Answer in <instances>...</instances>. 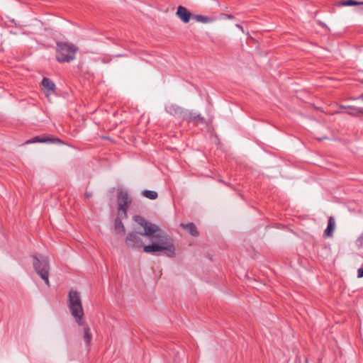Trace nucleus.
Masks as SVG:
<instances>
[{
	"mask_svg": "<svg viewBox=\"0 0 363 363\" xmlns=\"http://www.w3.org/2000/svg\"><path fill=\"white\" fill-rule=\"evenodd\" d=\"M134 220L141 225L144 232L140 235L146 236L152 244L145 245L144 252L154 254L164 252L169 257L175 256V246L173 239L156 224L152 223L140 216H135Z\"/></svg>",
	"mask_w": 363,
	"mask_h": 363,
	"instance_id": "obj_1",
	"label": "nucleus"
},
{
	"mask_svg": "<svg viewBox=\"0 0 363 363\" xmlns=\"http://www.w3.org/2000/svg\"><path fill=\"white\" fill-rule=\"evenodd\" d=\"M67 306L69 311L79 325H83L84 315L79 292L71 289L68 293Z\"/></svg>",
	"mask_w": 363,
	"mask_h": 363,
	"instance_id": "obj_2",
	"label": "nucleus"
},
{
	"mask_svg": "<svg viewBox=\"0 0 363 363\" xmlns=\"http://www.w3.org/2000/svg\"><path fill=\"white\" fill-rule=\"evenodd\" d=\"M56 60L59 62H69L75 58L78 48L70 43L57 42L56 44Z\"/></svg>",
	"mask_w": 363,
	"mask_h": 363,
	"instance_id": "obj_3",
	"label": "nucleus"
},
{
	"mask_svg": "<svg viewBox=\"0 0 363 363\" xmlns=\"http://www.w3.org/2000/svg\"><path fill=\"white\" fill-rule=\"evenodd\" d=\"M33 267L37 274L45 281V284L50 287V264L48 259L45 257H41L39 258L36 255H33Z\"/></svg>",
	"mask_w": 363,
	"mask_h": 363,
	"instance_id": "obj_4",
	"label": "nucleus"
},
{
	"mask_svg": "<svg viewBox=\"0 0 363 363\" xmlns=\"http://www.w3.org/2000/svg\"><path fill=\"white\" fill-rule=\"evenodd\" d=\"M118 214L122 218H127V210L131 203L132 199L125 191H119L118 192Z\"/></svg>",
	"mask_w": 363,
	"mask_h": 363,
	"instance_id": "obj_5",
	"label": "nucleus"
},
{
	"mask_svg": "<svg viewBox=\"0 0 363 363\" xmlns=\"http://www.w3.org/2000/svg\"><path fill=\"white\" fill-rule=\"evenodd\" d=\"M125 243L128 247L131 248H141L142 247H145L140 235L135 232L128 233L125 238Z\"/></svg>",
	"mask_w": 363,
	"mask_h": 363,
	"instance_id": "obj_6",
	"label": "nucleus"
},
{
	"mask_svg": "<svg viewBox=\"0 0 363 363\" xmlns=\"http://www.w3.org/2000/svg\"><path fill=\"white\" fill-rule=\"evenodd\" d=\"M166 111L169 114L179 117L182 119L184 118H187L188 116H190L188 110H184L176 104H170L166 106Z\"/></svg>",
	"mask_w": 363,
	"mask_h": 363,
	"instance_id": "obj_7",
	"label": "nucleus"
},
{
	"mask_svg": "<svg viewBox=\"0 0 363 363\" xmlns=\"http://www.w3.org/2000/svg\"><path fill=\"white\" fill-rule=\"evenodd\" d=\"M177 16L184 22L188 23L192 16L191 13L184 6H179L177 11Z\"/></svg>",
	"mask_w": 363,
	"mask_h": 363,
	"instance_id": "obj_8",
	"label": "nucleus"
},
{
	"mask_svg": "<svg viewBox=\"0 0 363 363\" xmlns=\"http://www.w3.org/2000/svg\"><path fill=\"white\" fill-rule=\"evenodd\" d=\"M189 113L190 116H188L187 118H184L183 120L187 121L189 123H194L195 124L204 123V118L201 116L200 114H196V113L189 111Z\"/></svg>",
	"mask_w": 363,
	"mask_h": 363,
	"instance_id": "obj_9",
	"label": "nucleus"
},
{
	"mask_svg": "<svg viewBox=\"0 0 363 363\" xmlns=\"http://www.w3.org/2000/svg\"><path fill=\"white\" fill-rule=\"evenodd\" d=\"M335 228V220L333 216H330L328 218V226L323 233L324 236L325 237L332 236Z\"/></svg>",
	"mask_w": 363,
	"mask_h": 363,
	"instance_id": "obj_10",
	"label": "nucleus"
},
{
	"mask_svg": "<svg viewBox=\"0 0 363 363\" xmlns=\"http://www.w3.org/2000/svg\"><path fill=\"white\" fill-rule=\"evenodd\" d=\"M180 226L184 229L185 230L188 231V233L191 235L192 236L197 237L199 235V232L197 230V228L193 223H189L186 224L182 223Z\"/></svg>",
	"mask_w": 363,
	"mask_h": 363,
	"instance_id": "obj_11",
	"label": "nucleus"
},
{
	"mask_svg": "<svg viewBox=\"0 0 363 363\" xmlns=\"http://www.w3.org/2000/svg\"><path fill=\"white\" fill-rule=\"evenodd\" d=\"M41 84L48 92H54L55 84L49 78L44 77L41 82Z\"/></svg>",
	"mask_w": 363,
	"mask_h": 363,
	"instance_id": "obj_12",
	"label": "nucleus"
},
{
	"mask_svg": "<svg viewBox=\"0 0 363 363\" xmlns=\"http://www.w3.org/2000/svg\"><path fill=\"white\" fill-rule=\"evenodd\" d=\"M84 335L83 338L86 345H89L92 339V334L90 328L83 323Z\"/></svg>",
	"mask_w": 363,
	"mask_h": 363,
	"instance_id": "obj_13",
	"label": "nucleus"
},
{
	"mask_svg": "<svg viewBox=\"0 0 363 363\" xmlns=\"http://www.w3.org/2000/svg\"><path fill=\"white\" fill-rule=\"evenodd\" d=\"M52 141H53V140L48 136H44V137L36 136V137H34V138H31L30 140H28L26 142V143H50V142H52Z\"/></svg>",
	"mask_w": 363,
	"mask_h": 363,
	"instance_id": "obj_14",
	"label": "nucleus"
},
{
	"mask_svg": "<svg viewBox=\"0 0 363 363\" xmlns=\"http://www.w3.org/2000/svg\"><path fill=\"white\" fill-rule=\"evenodd\" d=\"M115 230L119 234H124L125 227L119 218L115 220Z\"/></svg>",
	"mask_w": 363,
	"mask_h": 363,
	"instance_id": "obj_15",
	"label": "nucleus"
},
{
	"mask_svg": "<svg viewBox=\"0 0 363 363\" xmlns=\"http://www.w3.org/2000/svg\"><path fill=\"white\" fill-rule=\"evenodd\" d=\"M142 195L149 199L155 200L157 198L158 194L155 191L144 190L142 191Z\"/></svg>",
	"mask_w": 363,
	"mask_h": 363,
	"instance_id": "obj_16",
	"label": "nucleus"
},
{
	"mask_svg": "<svg viewBox=\"0 0 363 363\" xmlns=\"http://www.w3.org/2000/svg\"><path fill=\"white\" fill-rule=\"evenodd\" d=\"M192 17L196 21L203 23H210L212 21L211 18H209L208 16H202V15H194Z\"/></svg>",
	"mask_w": 363,
	"mask_h": 363,
	"instance_id": "obj_17",
	"label": "nucleus"
},
{
	"mask_svg": "<svg viewBox=\"0 0 363 363\" xmlns=\"http://www.w3.org/2000/svg\"><path fill=\"white\" fill-rule=\"evenodd\" d=\"M340 4L342 6H355V5L363 4V2H362V1H354V0H345V1H342L340 2Z\"/></svg>",
	"mask_w": 363,
	"mask_h": 363,
	"instance_id": "obj_18",
	"label": "nucleus"
},
{
	"mask_svg": "<svg viewBox=\"0 0 363 363\" xmlns=\"http://www.w3.org/2000/svg\"><path fill=\"white\" fill-rule=\"evenodd\" d=\"M359 109V108H352V111H350L349 113H351V114H352V115L358 114V113H359L358 112Z\"/></svg>",
	"mask_w": 363,
	"mask_h": 363,
	"instance_id": "obj_19",
	"label": "nucleus"
},
{
	"mask_svg": "<svg viewBox=\"0 0 363 363\" xmlns=\"http://www.w3.org/2000/svg\"><path fill=\"white\" fill-rule=\"evenodd\" d=\"M358 277H363V268H359L357 271Z\"/></svg>",
	"mask_w": 363,
	"mask_h": 363,
	"instance_id": "obj_20",
	"label": "nucleus"
},
{
	"mask_svg": "<svg viewBox=\"0 0 363 363\" xmlns=\"http://www.w3.org/2000/svg\"><path fill=\"white\" fill-rule=\"evenodd\" d=\"M235 26H236V27H237V28H240L241 30H242V31H243V28H242V26L241 25H240V24H236Z\"/></svg>",
	"mask_w": 363,
	"mask_h": 363,
	"instance_id": "obj_21",
	"label": "nucleus"
},
{
	"mask_svg": "<svg viewBox=\"0 0 363 363\" xmlns=\"http://www.w3.org/2000/svg\"><path fill=\"white\" fill-rule=\"evenodd\" d=\"M359 241H360L362 242V240H363V235H362L359 239H358Z\"/></svg>",
	"mask_w": 363,
	"mask_h": 363,
	"instance_id": "obj_22",
	"label": "nucleus"
},
{
	"mask_svg": "<svg viewBox=\"0 0 363 363\" xmlns=\"http://www.w3.org/2000/svg\"><path fill=\"white\" fill-rule=\"evenodd\" d=\"M226 17H227V18H228V19H231V18H233V16H231V15H226Z\"/></svg>",
	"mask_w": 363,
	"mask_h": 363,
	"instance_id": "obj_23",
	"label": "nucleus"
},
{
	"mask_svg": "<svg viewBox=\"0 0 363 363\" xmlns=\"http://www.w3.org/2000/svg\"><path fill=\"white\" fill-rule=\"evenodd\" d=\"M358 112L361 113H363V108H359Z\"/></svg>",
	"mask_w": 363,
	"mask_h": 363,
	"instance_id": "obj_24",
	"label": "nucleus"
},
{
	"mask_svg": "<svg viewBox=\"0 0 363 363\" xmlns=\"http://www.w3.org/2000/svg\"><path fill=\"white\" fill-rule=\"evenodd\" d=\"M360 98L363 99V94L361 95Z\"/></svg>",
	"mask_w": 363,
	"mask_h": 363,
	"instance_id": "obj_25",
	"label": "nucleus"
},
{
	"mask_svg": "<svg viewBox=\"0 0 363 363\" xmlns=\"http://www.w3.org/2000/svg\"><path fill=\"white\" fill-rule=\"evenodd\" d=\"M86 196H89V194H88L87 193H86Z\"/></svg>",
	"mask_w": 363,
	"mask_h": 363,
	"instance_id": "obj_26",
	"label": "nucleus"
}]
</instances>
